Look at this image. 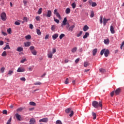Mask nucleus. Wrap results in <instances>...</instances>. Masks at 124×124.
I'll use <instances>...</instances> for the list:
<instances>
[{
	"label": "nucleus",
	"mask_w": 124,
	"mask_h": 124,
	"mask_svg": "<svg viewBox=\"0 0 124 124\" xmlns=\"http://www.w3.org/2000/svg\"><path fill=\"white\" fill-rule=\"evenodd\" d=\"M92 106L94 108H98V107H101L102 108V102L99 101L98 102L96 101H93L92 102Z\"/></svg>",
	"instance_id": "1"
},
{
	"label": "nucleus",
	"mask_w": 124,
	"mask_h": 124,
	"mask_svg": "<svg viewBox=\"0 0 124 124\" xmlns=\"http://www.w3.org/2000/svg\"><path fill=\"white\" fill-rule=\"evenodd\" d=\"M103 54L105 55V57L107 58L109 54H110V52L109 51L108 49H106L105 48L102 49L100 52L101 56H103Z\"/></svg>",
	"instance_id": "2"
},
{
	"label": "nucleus",
	"mask_w": 124,
	"mask_h": 124,
	"mask_svg": "<svg viewBox=\"0 0 124 124\" xmlns=\"http://www.w3.org/2000/svg\"><path fill=\"white\" fill-rule=\"evenodd\" d=\"M65 112L67 114H69V113H70L69 114V117H72V116L74 115V112H73V110H71V108H70L66 109Z\"/></svg>",
	"instance_id": "3"
},
{
	"label": "nucleus",
	"mask_w": 124,
	"mask_h": 124,
	"mask_svg": "<svg viewBox=\"0 0 124 124\" xmlns=\"http://www.w3.org/2000/svg\"><path fill=\"white\" fill-rule=\"evenodd\" d=\"M1 19L2 21L6 20V14L5 13H2L0 16Z\"/></svg>",
	"instance_id": "4"
},
{
	"label": "nucleus",
	"mask_w": 124,
	"mask_h": 124,
	"mask_svg": "<svg viewBox=\"0 0 124 124\" xmlns=\"http://www.w3.org/2000/svg\"><path fill=\"white\" fill-rule=\"evenodd\" d=\"M54 14L55 15H56V16L59 18V19H62V17H61V15H60V13H58V9H55L54 11Z\"/></svg>",
	"instance_id": "5"
},
{
	"label": "nucleus",
	"mask_w": 124,
	"mask_h": 124,
	"mask_svg": "<svg viewBox=\"0 0 124 124\" xmlns=\"http://www.w3.org/2000/svg\"><path fill=\"white\" fill-rule=\"evenodd\" d=\"M44 16H46V17H48V18H50L51 17V16L52 15V11L51 10H47V14H44Z\"/></svg>",
	"instance_id": "6"
},
{
	"label": "nucleus",
	"mask_w": 124,
	"mask_h": 124,
	"mask_svg": "<svg viewBox=\"0 0 124 124\" xmlns=\"http://www.w3.org/2000/svg\"><path fill=\"white\" fill-rule=\"evenodd\" d=\"M48 122V118H44L39 120V123H47Z\"/></svg>",
	"instance_id": "7"
},
{
	"label": "nucleus",
	"mask_w": 124,
	"mask_h": 124,
	"mask_svg": "<svg viewBox=\"0 0 124 124\" xmlns=\"http://www.w3.org/2000/svg\"><path fill=\"white\" fill-rule=\"evenodd\" d=\"M15 116L17 121H21V119H22V117L21 116V115H20V114L18 113H16Z\"/></svg>",
	"instance_id": "8"
},
{
	"label": "nucleus",
	"mask_w": 124,
	"mask_h": 124,
	"mask_svg": "<svg viewBox=\"0 0 124 124\" xmlns=\"http://www.w3.org/2000/svg\"><path fill=\"white\" fill-rule=\"evenodd\" d=\"M25 71V68L22 67H19L17 70V72H24Z\"/></svg>",
	"instance_id": "9"
},
{
	"label": "nucleus",
	"mask_w": 124,
	"mask_h": 124,
	"mask_svg": "<svg viewBox=\"0 0 124 124\" xmlns=\"http://www.w3.org/2000/svg\"><path fill=\"white\" fill-rule=\"evenodd\" d=\"M108 21H110V18L106 19L105 17H104L103 24L104 26H106V23L108 22Z\"/></svg>",
	"instance_id": "10"
},
{
	"label": "nucleus",
	"mask_w": 124,
	"mask_h": 124,
	"mask_svg": "<svg viewBox=\"0 0 124 124\" xmlns=\"http://www.w3.org/2000/svg\"><path fill=\"white\" fill-rule=\"evenodd\" d=\"M58 37H59V34L58 33L54 34L52 36V38L53 40H56V39H57Z\"/></svg>",
	"instance_id": "11"
},
{
	"label": "nucleus",
	"mask_w": 124,
	"mask_h": 124,
	"mask_svg": "<svg viewBox=\"0 0 124 124\" xmlns=\"http://www.w3.org/2000/svg\"><path fill=\"white\" fill-rule=\"evenodd\" d=\"M121 88H118L115 91V93L116 94V95H118V94H120V93H121Z\"/></svg>",
	"instance_id": "12"
},
{
	"label": "nucleus",
	"mask_w": 124,
	"mask_h": 124,
	"mask_svg": "<svg viewBox=\"0 0 124 124\" xmlns=\"http://www.w3.org/2000/svg\"><path fill=\"white\" fill-rule=\"evenodd\" d=\"M25 47H30L31 46V42H27L24 43Z\"/></svg>",
	"instance_id": "13"
},
{
	"label": "nucleus",
	"mask_w": 124,
	"mask_h": 124,
	"mask_svg": "<svg viewBox=\"0 0 124 124\" xmlns=\"http://www.w3.org/2000/svg\"><path fill=\"white\" fill-rule=\"evenodd\" d=\"M16 51L17 52H23V51H24V48L22 47H18L17 48Z\"/></svg>",
	"instance_id": "14"
},
{
	"label": "nucleus",
	"mask_w": 124,
	"mask_h": 124,
	"mask_svg": "<svg viewBox=\"0 0 124 124\" xmlns=\"http://www.w3.org/2000/svg\"><path fill=\"white\" fill-rule=\"evenodd\" d=\"M30 124H34L35 123V119L34 118H31L30 120Z\"/></svg>",
	"instance_id": "15"
},
{
	"label": "nucleus",
	"mask_w": 124,
	"mask_h": 124,
	"mask_svg": "<svg viewBox=\"0 0 124 124\" xmlns=\"http://www.w3.org/2000/svg\"><path fill=\"white\" fill-rule=\"evenodd\" d=\"M110 31L111 33H115V30H114V27L112 25L110 26Z\"/></svg>",
	"instance_id": "16"
},
{
	"label": "nucleus",
	"mask_w": 124,
	"mask_h": 124,
	"mask_svg": "<svg viewBox=\"0 0 124 124\" xmlns=\"http://www.w3.org/2000/svg\"><path fill=\"white\" fill-rule=\"evenodd\" d=\"M92 53L93 56H95V55H96V53H97V48H95L93 49Z\"/></svg>",
	"instance_id": "17"
},
{
	"label": "nucleus",
	"mask_w": 124,
	"mask_h": 124,
	"mask_svg": "<svg viewBox=\"0 0 124 124\" xmlns=\"http://www.w3.org/2000/svg\"><path fill=\"white\" fill-rule=\"evenodd\" d=\"M84 31H87L89 30V26L87 25H85L83 28Z\"/></svg>",
	"instance_id": "18"
},
{
	"label": "nucleus",
	"mask_w": 124,
	"mask_h": 124,
	"mask_svg": "<svg viewBox=\"0 0 124 124\" xmlns=\"http://www.w3.org/2000/svg\"><path fill=\"white\" fill-rule=\"evenodd\" d=\"M74 28H75V25H74L70 27L69 28V31H73V29H74Z\"/></svg>",
	"instance_id": "19"
},
{
	"label": "nucleus",
	"mask_w": 124,
	"mask_h": 124,
	"mask_svg": "<svg viewBox=\"0 0 124 124\" xmlns=\"http://www.w3.org/2000/svg\"><path fill=\"white\" fill-rule=\"evenodd\" d=\"M89 35H90V33H89V32H86L85 34V35L83 36V38H84V39L87 38L88 37V36H89Z\"/></svg>",
	"instance_id": "20"
},
{
	"label": "nucleus",
	"mask_w": 124,
	"mask_h": 124,
	"mask_svg": "<svg viewBox=\"0 0 124 124\" xmlns=\"http://www.w3.org/2000/svg\"><path fill=\"white\" fill-rule=\"evenodd\" d=\"M47 57L49 59H52L53 58V54L51 52H49L47 54Z\"/></svg>",
	"instance_id": "21"
},
{
	"label": "nucleus",
	"mask_w": 124,
	"mask_h": 124,
	"mask_svg": "<svg viewBox=\"0 0 124 124\" xmlns=\"http://www.w3.org/2000/svg\"><path fill=\"white\" fill-rule=\"evenodd\" d=\"M90 17L91 18H93L94 17V12L93 11H92L90 13Z\"/></svg>",
	"instance_id": "22"
},
{
	"label": "nucleus",
	"mask_w": 124,
	"mask_h": 124,
	"mask_svg": "<svg viewBox=\"0 0 124 124\" xmlns=\"http://www.w3.org/2000/svg\"><path fill=\"white\" fill-rule=\"evenodd\" d=\"M67 22V19L66 17H65L62 21V23L64 25V26H65L66 25V22Z\"/></svg>",
	"instance_id": "23"
},
{
	"label": "nucleus",
	"mask_w": 124,
	"mask_h": 124,
	"mask_svg": "<svg viewBox=\"0 0 124 124\" xmlns=\"http://www.w3.org/2000/svg\"><path fill=\"white\" fill-rule=\"evenodd\" d=\"M31 53L32 54V55H33L34 56H36V55L37 54V52L35 50H32L31 51Z\"/></svg>",
	"instance_id": "24"
},
{
	"label": "nucleus",
	"mask_w": 124,
	"mask_h": 124,
	"mask_svg": "<svg viewBox=\"0 0 124 124\" xmlns=\"http://www.w3.org/2000/svg\"><path fill=\"white\" fill-rule=\"evenodd\" d=\"M70 11H71V10H70V8H67L66 10H65V13L66 14H69V13H70Z\"/></svg>",
	"instance_id": "25"
},
{
	"label": "nucleus",
	"mask_w": 124,
	"mask_h": 124,
	"mask_svg": "<svg viewBox=\"0 0 124 124\" xmlns=\"http://www.w3.org/2000/svg\"><path fill=\"white\" fill-rule=\"evenodd\" d=\"M92 116L93 117V120H95L96 119V114L95 113L93 112Z\"/></svg>",
	"instance_id": "26"
},
{
	"label": "nucleus",
	"mask_w": 124,
	"mask_h": 124,
	"mask_svg": "<svg viewBox=\"0 0 124 124\" xmlns=\"http://www.w3.org/2000/svg\"><path fill=\"white\" fill-rule=\"evenodd\" d=\"M76 51H77V47H74L71 50L72 53H75V52H76Z\"/></svg>",
	"instance_id": "27"
},
{
	"label": "nucleus",
	"mask_w": 124,
	"mask_h": 124,
	"mask_svg": "<svg viewBox=\"0 0 124 124\" xmlns=\"http://www.w3.org/2000/svg\"><path fill=\"white\" fill-rule=\"evenodd\" d=\"M89 65H90V63H89V62H85L84 63V67H88V66H89Z\"/></svg>",
	"instance_id": "28"
},
{
	"label": "nucleus",
	"mask_w": 124,
	"mask_h": 124,
	"mask_svg": "<svg viewBox=\"0 0 124 124\" xmlns=\"http://www.w3.org/2000/svg\"><path fill=\"white\" fill-rule=\"evenodd\" d=\"M104 42L106 45L109 44V39H105Z\"/></svg>",
	"instance_id": "29"
},
{
	"label": "nucleus",
	"mask_w": 124,
	"mask_h": 124,
	"mask_svg": "<svg viewBox=\"0 0 124 124\" xmlns=\"http://www.w3.org/2000/svg\"><path fill=\"white\" fill-rule=\"evenodd\" d=\"M36 32L38 35H41V31H40V30L36 29Z\"/></svg>",
	"instance_id": "30"
},
{
	"label": "nucleus",
	"mask_w": 124,
	"mask_h": 124,
	"mask_svg": "<svg viewBox=\"0 0 124 124\" xmlns=\"http://www.w3.org/2000/svg\"><path fill=\"white\" fill-rule=\"evenodd\" d=\"M4 70H5V68L4 67H2L1 68L0 71L1 73H3V72H4Z\"/></svg>",
	"instance_id": "31"
},
{
	"label": "nucleus",
	"mask_w": 124,
	"mask_h": 124,
	"mask_svg": "<svg viewBox=\"0 0 124 124\" xmlns=\"http://www.w3.org/2000/svg\"><path fill=\"white\" fill-rule=\"evenodd\" d=\"M65 36V35H64V34L63 33H62L60 35L59 38L60 39H62V38L64 37Z\"/></svg>",
	"instance_id": "32"
},
{
	"label": "nucleus",
	"mask_w": 124,
	"mask_h": 124,
	"mask_svg": "<svg viewBox=\"0 0 124 124\" xmlns=\"http://www.w3.org/2000/svg\"><path fill=\"white\" fill-rule=\"evenodd\" d=\"M12 120V117H11L8 120L6 124H11Z\"/></svg>",
	"instance_id": "33"
},
{
	"label": "nucleus",
	"mask_w": 124,
	"mask_h": 124,
	"mask_svg": "<svg viewBox=\"0 0 124 124\" xmlns=\"http://www.w3.org/2000/svg\"><path fill=\"white\" fill-rule=\"evenodd\" d=\"M54 22H56V23H57V24L60 23V20L58 19H56V17H54Z\"/></svg>",
	"instance_id": "34"
},
{
	"label": "nucleus",
	"mask_w": 124,
	"mask_h": 124,
	"mask_svg": "<svg viewBox=\"0 0 124 124\" xmlns=\"http://www.w3.org/2000/svg\"><path fill=\"white\" fill-rule=\"evenodd\" d=\"M99 71L101 72V73H105L106 72L105 69L102 68L100 69Z\"/></svg>",
	"instance_id": "35"
},
{
	"label": "nucleus",
	"mask_w": 124,
	"mask_h": 124,
	"mask_svg": "<svg viewBox=\"0 0 124 124\" xmlns=\"http://www.w3.org/2000/svg\"><path fill=\"white\" fill-rule=\"evenodd\" d=\"M97 5V4H96V2H93L92 3V7H95Z\"/></svg>",
	"instance_id": "36"
},
{
	"label": "nucleus",
	"mask_w": 124,
	"mask_h": 124,
	"mask_svg": "<svg viewBox=\"0 0 124 124\" xmlns=\"http://www.w3.org/2000/svg\"><path fill=\"white\" fill-rule=\"evenodd\" d=\"M82 33H83V31H80L79 33L77 35V37H80L82 35Z\"/></svg>",
	"instance_id": "37"
},
{
	"label": "nucleus",
	"mask_w": 124,
	"mask_h": 124,
	"mask_svg": "<svg viewBox=\"0 0 124 124\" xmlns=\"http://www.w3.org/2000/svg\"><path fill=\"white\" fill-rule=\"evenodd\" d=\"M2 57H6L7 54L6 51H4L3 52V53L1 54Z\"/></svg>",
	"instance_id": "38"
},
{
	"label": "nucleus",
	"mask_w": 124,
	"mask_h": 124,
	"mask_svg": "<svg viewBox=\"0 0 124 124\" xmlns=\"http://www.w3.org/2000/svg\"><path fill=\"white\" fill-rule=\"evenodd\" d=\"M25 38L27 40L31 39V35H28L25 36Z\"/></svg>",
	"instance_id": "39"
},
{
	"label": "nucleus",
	"mask_w": 124,
	"mask_h": 124,
	"mask_svg": "<svg viewBox=\"0 0 124 124\" xmlns=\"http://www.w3.org/2000/svg\"><path fill=\"white\" fill-rule=\"evenodd\" d=\"M30 104L31 106H35V105H36V104H35V103H34V102H30Z\"/></svg>",
	"instance_id": "40"
},
{
	"label": "nucleus",
	"mask_w": 124,
	"mask_h": 124,
	"mask_svg": "<svg viewBox=\"0 0 124 124\" xmlns=\"http://www.w3.org/2000/svg\"><path fill=\"white\" fill-rule=\"evenodd\" d=\"M42 13V8H40L38 11V14L40 15Z\"/></svg>",
	"instance_id": "41"
},
{
	"label": "nucleus",
	"mask_w": 124,
	"mask_h": 124,
	"mask_svg": "<svg viewBox=\"0 0 124 124\" xmlns=\"http://www.w3.org/2000/svg\"><path fill=\"white\" fill-rule=\"evenodd\" d=\"M22 110H24L23 108H19L16 109L17 112H21Z\"/></svg>",
	"instance_id": "42"
},
{
	"label": "nucleus",
	"mask_w": 124,
	"mask_h": 124,
	"mask_svg": "<svg viewBox=\"0 0 124 124\" xmlns=\"http://www.w3.org/2000/svg\"><path fill=\"white\" fill-rule=\"evenodd\" d=\"M13 72H14L12 70L9 71V72L8 73V75H10V76L12 75V74H13Z\"/></svg>",
	"instance_id": "43"
},
{
	"label": "nucleus",
	"mask_w": 124,
	"mask_h": 124,
	"mask_svg": "<svg viewBox=\"0 0 124 124\" xmlns=\"http://www.w3.org/2000/svg\"><path fill=\"white\" fill-rule=\"evenodd\" d=\"M55 30H56V26L52 25L51 27V31H54Z\"/></svg>",
	"instance_id": "44"
},
{
	"label": "nucleus",
	"mask_w": 124,
	"mask_h": 124,
	"mask_svg": "<svg viewBox=\"0 0 124 124\" xmlns=\"http://www.w3.org/2000/svg\"><path fill=\"white\" fill-rule=\"evenodd\" d=\"M102 19H103V16H101L100 17V24H102V23H103V21H102Z\"/></svg>",
	"instance_id": "45"
},
{
	"label": "nucleus",
	"mask_w": 124,
	"mask_h": 124,
	"mask_svg": "<svg viewBox=\"0 0 124 124\" xmlns=\"http://www.w3.org/2000/svg\"><path fill=\"white\" fill-rule=\"evenodd\" d=\"M72 6L73 8L74 9V8H75L76 7V3L75 2H73L72 4Z\"/></svg>",
	"instance_id": "46"
},
{
	"label": "nucleus",
	"mask_w": 124,
	"mask_h": 124,
	"mask_svg": "<svg viewBox=\"0 0 124 124\" xmlns=\"http://www.w3.org/2000/svg\"><path fill=\"white\" fill-rule=\"evenodd\" d=\"M42 83L39 81L36 82L34 83V85H41Z\"/></svg>",
	"instance_id": "47"
},
{
	"label": "nucleus",
	"mask_w": 124,
	"mask_h": 124,
	"mask_svg": "<svg viewBox=\"0 0 124 124\" xmlns=\"http://www.w3.org/2000/svg\"><path fill=\"white\" fill-rule=\"evenodd\" d=\"M56 124H62V121H61L60 120H57L56 122Z\"/></svg>",
	"instance_id": "48"
},
{
	"label": "nucleus",
	"mask_w": 124,
	"mask_h": 124,
	"mask_svg": "<svg viewBox=\"0 0 124 124\" xmlns=\"http://www.w3.org/2000/svg\"><path fill=\"white\" fill-rule=\"evenodd\" d=\"M30 49L31 51H31H33V50H35L34 49V46H30Z\"/></svg>",
	"instance_id": "49"
},
{
	"label": "nucleus",
	"mask_w": 124,
	"mask_h": 124,
	"mask_svg": "<svg viewBox=\"0 0 124 124\" xmlns=\"http://www.w3.org/2000/svg\"><path fill=\"white\" fill-rule=\"evenodd\" d=\"M65 84H69V79H68V78H67L66 79V80L65 81Z\"/></svg>",
	"instance_id": "50"
},
{
	"label": "nucleus",
	"mask_w": 124,
	"mask_h": 124,
	"mask_svg": "<svg viewBox=\"0 0 124 124\" xmlns=\"http://www.w3.org/2000/svg\"><path fill=\"white\" fill-rule=\"evenodd\" d=\"M35 19H36V21H40V16H36Z\"/></svg>",
	"instance_id": "51"
},
{
	"label": "nucleus",
	"mask_w": 124,
	"mask_h": 124,
	"mask_svg": "<svg viewBox=\"0 0 124 124\" xmlns=\"http://www.w3.org/2000/svg\"><path fill=\"white\" fill-rule=\"evenodd\" d=\"M11 31H12L11 28H9L7 30V32H8L9 33V34H10L11 33Z\"/></svg>",
	"instance_id": "52"
},
{
	"label": "nucleus",
	"mask_w": 124,
	"mask_h": 124,
	"mask_svg": "<svg viewBox=\"0 0 124 124\" xmlns=\"http://www.w3.org/2000/svg\"><path fill=\"white\" fill-rule=\"evenodd\" d=\"M23 21L24 22H28V17H24L23 19Z\"/></svg>",
	"instance_id": "53"
},
{
	"label": "nucleus",
	"mask_w": 124,
	"mask_h": 124,
	"mask_svg": "<svg viewBox=\"0 0 124 124\" xmlns=\"http://www.w3.org/2000/svg\"><path fill=\"white\" fill-rule=\"evenodd\" d=\"M26 61H27V59H23L22 60H21V61H20V62H21V63H24V62H25Z\"/></svg>",
	"instance_id": "54"
},
{
	"label": "nucleus",
	"mask_w": 124,
	"mask_h": 124,
	"mask_svg": "<svg viewBox=\"0 0 124 124\" xmlns=\"http://www.w3.org/2000/svg\"><path fill=\"white\" fill-rule=\"evenodd\" d=\"M20 22H18V21H16L15 22V25H16V26H19L20 25Z\"/></svg>",
	"instance_id": "55"
},
{
	"label": "nucleus",
	"mask_w": 124,
	"mask_h": 124,
	"mask_svg": "<svg viewBox=\"0 0 124 124\" xmlns=\"http://www.w3.org/2000/svg\"><path fill=\"white\" fill-rule=\"evenodd\" d=\"M1 33L2 34H3V35H4V36L7 35V33H6V32H4L3 31H1Z\"/></svg>",
	"instance_id": "56"
},
{
	"label": "nucleus",
	"mask_w": 124,
	"mask_h": 124,
	"mask_svg": "<svg viewBox=\"0 0 124 124\" xmlns=\"http://www.w3.org/2000/svg\"><path fill=\"white\" fill-rule=\"evenodd\" d=\"M79 61H80V58H78L75 60L76 63H78L79 62Z\"/></svg>",
	"instance_id": "57"
},
{
	"label": "nucleus",
	"mask_w": 124,
	"mask_h": 124,
	"mask_svg": "<svg viewBox=\"0 0 124 124\" xmlns=\"http://www.w3.org/2000/svg\"><path fill=\"white\" fill-rule=\"evenodd\" d=\"M3 114H4L5 115H7V110H3Z\"/></svg>",
	"instance_id": "58"
},
{
	"label": "nucleus",
	"mask_w": 124,
	"mask_h": 124,
	"mask_svg": "<svg viewBox=\"0 0 124 124\" xmlns=\"http://www.w3.org/2000/svg\"><path fill=\"white\" fill-rule=\"evenodd\" d=\"M30 29H31V30H32V29H33V25L32 24H30Z\"/></svg>",
	"instance_id": "59"
},
{
	"label": "nucleus",
	"mask_w": 124,
	"mask_h": 124,
	"mask_svg": "<svg viewBox=\"0 0 124 124\" xmlns=\"http://www.w3.org/2000/svg\"><path fill=\"white\" fill-rule=\"evenodd\" d=\"M21 81H23V82H25L26 81V78H20Z\"/></svg>",
	"instance_id": "60"
},
{
	"label": "nucleus",
	"mask_w": 124,
	"mask_h": 124,
	"mask_svg": "<svg viewBox=\"0 0 124 124\" xmlns=\"http://www.w3.org/2000/svg\"><path fill=\"white\" fill-rule=\"evenodd\" d=\"M28 70H29V71H32V67H29V68H28Z\"/></svg>",
	"instance_id": "61"
},
{
	"label": "nucleus",
	"mask_w": 124,
	"mask_h": 124,
	"mask_svg": "<svg viewBox=\"0 0 124 124\" xmlns=\"http://www.w3.org/2000/svg\"><path fill=\"white\" fill-rule=\"evenodd\" d=\"M56 49L53 48L52 49V54H55V53H56Z\"/></svg>",
	"instance_id": "62"
},
{
	"label": "nucleus",
	"mask_w": 124,
	"mask_h": 124,
	"mask_svg": "<svg viewBox=\"0 0 124 124\" xmlns=\"http://www.w3.org/2000/svg\"><path fill=\"white\" fill-rule=\"evenodd\" d=\"M114 91H112V92L110 93V95H111V96H112V97L114 96Z\"/></svg>",
	"instance_id": "63"
},
{
	"label": "nucleus",
	"mask_w": 124,
	"mask_h": 124,
	"mask_svg": "<svg viewBox=\"0 0 124 124\" xmlns=\"http://www.w3.org/2000/svg\"><path fill=\"white\" fill-rule=\"evenodd\" d=\"M124 41L122 43V45L120 47L121 49H123V46H124Z\"/></svg>",
	"instance_id": "64"
}]
</instances>
